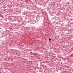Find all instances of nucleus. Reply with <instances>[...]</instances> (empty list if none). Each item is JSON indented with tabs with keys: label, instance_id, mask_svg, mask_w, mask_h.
<instances>
[{
	"label": "nucleus",
	"instance_id": "obj_1",
	"mask_svg": "<svg viewBox=\"0 0 73 73\" xmlns=\"http://www.w3.org/2000/svg\"><path fill=\"white\" fill-rule=\"evenodd\" d=\"M48 40H49V41H51V40H52V39L51 38H50Z\"/></svg>",
	"mask_w": 73,
	"mask_h": 73
}]
</instances>
